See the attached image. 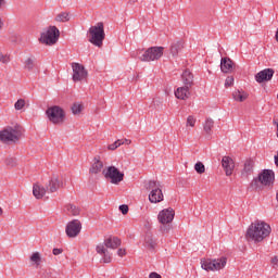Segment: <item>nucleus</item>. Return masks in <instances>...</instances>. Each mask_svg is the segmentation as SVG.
Segmentation results:
<instances>
[{
  "mask_svg": "<svg viewBox=\"0 0 278 278\" xmlns=\"http://www.w3.org/2000/svg\"><path fill=\"white\" fill-rule=\"evenodd\" d=\"M268 236H270V225L264 222H255L248 228L245 238L254 240V242H262Z\"/></svg>",
  "mask_w": 278,
  "mask_h": 278,
  "instance_id": "1",
  "label": "nucleus"
},
{
  "mask_svg": "<svg viewBox=\"0 0 278 278\" xmlns=\"http://www.w3.org/2000/svg\"><path fill=\"white\" fill-rule=\"evenodd\" d=\"M121 247V240L118 237H109L104 240L103 243H100L96 247V251L99 255H103L102 260L104 264H110L112 262V254L108 249H118Z\"/></svg>",
  "mask_w": 278,
  "mask_h": 278,
  "instance_id": "2",
  "label": "nucleus"
},
{
  "mask_svg": "<svg viewBox=\"0 0 278 278\" xmlns=\"http://www.w3.org/2000/svg\"><path fill=\"white\" fill-rule=\"evenodd\" d=\"M23 136V127L15 124L14 126H7L0 130V142L3 144H10V142H18Z\"/></svg>",
  "mask_w": 278,
  "mask_h": 278,
  "instance_id": "3",
  "label": "nucleus"
},
{
  "mask_svg": "<svg viewBox=\"0 0 278 278\" xmlns=\"http://www.w3.org/2000/svg\"><path fill=\"white\" fill-rule=\"evenodd\" d=\"M88 38L89 42L94 47H103V41L105 40V28L102 22L89 28Z\"/></svg>",
  "mask_w": 278,
  "mask_h": 278,
  "instance_id": "4",
  "label": "nucleus"
},
{
  "mask_svg": "<svg viewBox=\"0 0 278 278\" xmlns=\"http://www.w3.org/2000/svg\"><path fill=\"white\" fill-rule=\"evenodd\" d=\"M275 184V172L273 169H263L251 182V188L260 190L262 186L270 187Z\"/></svg>",
  "mask_w": 278,
  "mask_h": 278,
  "instance_id": "5",
  "label": "nucleus"
},
{
  "mask_svg": "<svg viewBox=\"0 0 278 278\" xmlns=\"http://www.w3.org/2000/svg\"><path fill=\"white\" fill-rule=\"evenodd\" d=\"M175 218V210L173 207H168L165 210H162L157 215V220L161 223V231L162 233H168L173 227L170 224L173 223Z\"/></svg>",
  "mask_w": 278,
  "mask_h": 278,
  "instance_id": "6",
  "label": "nucleus"
},
{
  "mask_svg": "<svg viewBox=\"0 0 278 278\" xmlns=\"http://www.w3.org/2000/svg\"><path fill=\"white\" fill-rule=\"evenodd\" d=\"M46 116L53 125H62L66 119V112L62 106L53 105L47 109Z\"/></svg>",
  "mask_w": 278,
  "mask_h": 278,
  "instance_id": "7",
  "label": "nucleus"
},
{
  "mask_svg": "<svg viewBox=\"0 0 278 278\" xmlns=\"http://www.w3.org/2000/svg\"><path fill=\"white\" fill-rule=\"evenodd\" d=\"M162 185L160 181L150 180L147 186V190H150L149 201L150 203H162L164 201V193L162 192Z\"/></svg>",
  "mask_w": 278,
  "mask_h": 278,
  "instance_id": "8",
  "label": "nucleus"
},
{
  "mask_svg": "<svg viewBox=\"0 0 278 278\" xmlns=\"http://www.w3.org/2000/svg\"><path fill=\"white\" fill-rule=\"evenodd\" d=\"M39 40L42 45H49L50 47L55 45L60 40V29L55 26H50L47 31L41 34Z\"/></svg>",
  "mask_w": 278,
  "mask_h": 278,
  "instance_id": "9",
  "label": "nucleus"
},
{
  "mask_svg": "<svg viewBox=\"0 0 278 278\" xmlns=\"http://www.w3.org/2000/svg\"><path fill=\"white\" fill-rule=\"evenodd\" d=\"M164 55V47H150L139 56L141 62H156Z\"/></svg>",
  "mask_w": 278,
  "mask_h": 278,
  "instance_id": "10",
  "label": "nucleus"
},
{
  "mask_svg": "<svg viewBox=\"0 0 278 278\" xmlns=\"http://www.w3.org/2000/svg\"><path fill=\"white\" fill-rule=\"evenodd\" d=\"M203 270H223L227 266V257H220L216 260H204L201 261Z\"/></svg>",
  "mask_w": 278,
  "mask_h": 278,
  "instance_id": "11",
  "label": "nucleus"
},
{
  "mask_svg": "<svg viewBox=\"0 0 278 278\" xmlns=\"http://www.w3.org/2000/svg\"><path fill=\"white\" fill-rule=\"evenodd\" d=\"M105 179H110L111 184L118 186L123 179H125V174H123L116 166H109L106 169L102 172Z\"/></svg>",
  "mask_w": 278,
  "mask_h": 278,
  "instance_id": "12",
  "label": "nucleus"
},
{
  "mask_svg": "<svg viewBox=\"0 0 278 278\" xmlns=\"http://www.w3.org/2000/svg\"><path fill=\"white\" fill-rule=\"evenodd\" d=\"M65 233L67 238H77L81 233V222L79 219L68 222L65 227Z\"/></svg>",
  "mask_w": 278,
  "mask_h": 278,
  "instance_id": "13",
  "label": "nucleus"
},
{
  "mask_svg": "<svg viewBox=\"0 0 278 278\" xmlns=\"http://www.w3.org/2000/svg\"><path fill=\"white\" fill-rule=\"evenodd\" d=\"M72 70H73V81H84L86 77H88V71H86V67L79 63H72Z\"/></svg>",
  "mask_w": 278,
  "mask_h": 278,
  "instance_id": "14",
  "label": "nucleus"
},
{
  "mask_svg": "<svg viewBox=\"0 0 278 278\" xmlns=\"http://www.w3.org/2000/svg\"><path fill=\"white\" fill-rule=\"evenodd\" d=\"M63 186H64V182L62 181V179H60L58 175H53L48 181V184L46 185V189L48 192L53 193V192H58V190H60V188H62Z\"/></svg>",
  "mask_w": 278,
  "mask_h": 278,
  "instance_id": "15",
  "label": "nucleus"
},
{
  "mask_svg": "<svg viewBox=\"0 0 278 278\" xmlns=\"http://www.w3.org/2000/svg\"><path fill=\"white\" fill-rule=\"evenodd\" d=\"M273 75H275V70L265 68L255 75V79L257 84H264V81H270L273 79Z\"/></svg>",
  "mask_w": 278,
  "mask_h": 278,
  "instance_id": "16",
  "label": "nucleus"
},
{
  "mask_svg": "<svg viewBox=\"0 0 278 278\" xmlns=\"http://www.w3.org/2000/svg\"><path fill=\"white\" fill-rule=\"evenodd\" d=\"M222 166H223L227 177L231 176L233 174V168H236L233 159H231L230 156H224L222 159Z\"/></svg>",
  "mask_w": 278,
  "mask_h": 278,
  "instance_id": "17",
  "label": "nucleus"
},
{
  "mask_svg": "<svg viewBox=\"0 0 278 278\" xmlns=\"http://www.w3.org/2000/svg\"><path fill=\"white\" fill-rule=\"evenodd\" d=\"M182 84L187 88L194 86V75L189 70H186L181 75Z\"/></svg>",
  "mask_w": 278,
  "mask_h": 278,
  "instance_id": "18",
  "label": "nucleus"
},
{
  "mask_svg": "<svg viewBox=\"0 0 278 278\" xmlns=\"http://www.w3.org/2000/svg\"><path fill=\"white\" fill-rule=\"evenodd\" d=\"M190 88L191 87L186 86L178 87L175 91V97L181 101H186V99H189L190 97Z\"/></svg>",
  "mask_w": 278,
  "mask_h": 278,
  "instance_id": "19",
  "label": "nucleus"
},
{
  "mask_svg": "<svg viewBox=\"0 0 278 278\" xmlns=\"http://www.w3.org/2000/svg\"><path fill=\"white\" fill-rule=\"evenodd\" d=\"M144 247L147 249L153 250L157 247V240L153 238V233L151 231H148L144 237Z\"/></svg>",
  "mask_w": 278,
  "mask_h": 278,
  "instance_id": "20",
  "label": "nucleus"
},
{
  "mask_svg": "<svg viewBox=\"0 0 278 278\" xmlns=\"http://www.w3.org/2000/svg\"><path fill=\"white\" fill-rule=\"evenodd\" d=\"M222 73H231L233 71V61L229 58H223L220 61Z\"/></svg>",
  "mask_w": 278,
  "mask_h": 278,
  "instance_id": "21",
  "label": "nucleus"
},
{
  "mask_svg": "<svg viewBox=\"0 0 278 278\" xmlns=\"http://www.w3.org/2000/svg\"><path fill=\"white\" fill-rule=\"evenodd\" d=\"M101 170H103V162L99 159V156H96L93 159V163L89 169V173H91V175H99Z\"/></svg>",
  "mask_w": 278,
  "mask_h": 278,
  "instance_id": "22",
  "label": "nucleus"
},
{
  "mask_svg": "<svg viewBox=\"0 0 278 278\" xmlns=\"http://www.w3.org/2000/svg\"><path fill=\"white\" fill-rule=\"evenodd\" d=\"M47 188H45L42 185L40 184H35L33 186V194L35 197V199H42L45 197V194H47Z\"/></svg>",
  "mask_w": 278,
  "mask_h": 278,
  "instance_id": "23",
  "label": "nucleus"
},
{
  "mask_svg": "<svg viewBox=\"0 0 278 278\" xmlns=\"http://www.w3.org/2000/svg\"><path fill=\"white\" fill-rule=\"evenodd\" d=\"M36 67V56L30 55L24 61V70L31 72Z\"/></svg>",
  "mask_w": 278,
  "mask_h": 278,
  "instance_id": "24",
  "label": "nucleus"
},
{
  "mask_svg": "<svg viewBox=\"0 0 278 278\" xmlns=\"http://www.w3.org/2000/svg\"><path fill=\"white\" fill-rule=\"evenodd\" d=\"M253 166L255 164L253 163V160H247L243 166L242 175L243 177H249L253 173Z\"/></svg>",
  "mask_w": 278,
  "mask_h": 278,
  "instance_id": "25",
  "label": "nucleus"
},
{
  "mask_svg": "<svg viewBox=\"0 0 278 278\" xmlns=\"http://www.w3.org/2000/svg\"><path fill=\"white\" fill-rule=\"evenodd\" d=\"M232 98L236 101H239V103H242V102L247 101V99H249V93L244 92V91L237 90V91L232 92Z\"/></svg>",
  "mask_w": 278,
  "mask_h": 278,
  "instance_id": "26",
  "label": "nucleus"
},
{
  "mask_svg": "<svg viewBox=\"0 0 278 278\" xmlns=\"http://www.w3.org/2000/svg\"><path fill=\"white\" fill-rule=\"evenodd\" d=\"M181 49H184V41H177V42L173 43L170 47L172 55L174 58L177 56L179 54V51H181Z\"/></svg>",
  "mask_w": 278,
  "mask_h": 278,
  "instance_id": "27",
  "label": "nucleus"
},
{
  "mask_svg": "<svg viewBox=\"0 0 278 278\" xmlns=\"http://www.w3.org/2000/svg\"><path fill=\"white\" fill-rule=\"evenodd\" d=\"M203 129L205 134H207L208 136H212V129H214V119L206 118L203 124Z\"/></svg>",
  "mask_w": 278,
  "mask_h": 278,
  "instance_id": "28",
  "label": "nucleus"
},
{
  "mask_svg": "<svg viewBox=\"0 0 278 278\" xmlns=\"http://www.w3.org/2000/svg\"><path fill=\"white\" fill-rule=\"evenodd\" d=\"M65 210L68 212V214H71V216H79L81 212V210H79V207H77L75 204L65 205Z\"/></svg>",
  "mask_w": 278,
  "mask_h": 278,
  "instance_id": "29",
  "label": "nucleus"
},
{
  "mask_svg": "<svg viewBox=\"0 0 278 278\" xmlns=\"http://www.w3.org/2000/svg\"><path fill=\"white\" fill-rule=\"evenodd\" d=\"M55 21L58 23H68V21H71V15L67 12L59 13L55 16Z\"/></svg>",
  "mask_w": 278,
  "mask_h": 278,
  "instance_id": "30",
  "label": "nucleus"
},
{
  "mask_svg": "<svg viewBox=\"0 0 278 278\" xmlns=\"http://www.w3.org/2000/svg\"><path fill=\"white\" fill-rule=\"evenodd\" d=\"M71 110H72V114L77 116V114H81V111L84 110V105L76 102L72 105Z\"/></svg>",
  "mask_w": 278,
  "mask_h": 278,
  "instance_id": "31",
  "label": "nucleus"
},
{
  "mask_svg": "<svg viewBox=\"0 0 278 278\" xmlns=\"http://www.w3.org/2000/svg\"><path fill=\"white\" fill-rule=\"evenodd\" d=\"M122 144H125V141L118 139L114 143L109 144L108 149L109 151H116V149H118V147H122Z\"/></svg>",
  "mask_w": 278,
  "mask_h": 278,
  "instance_id": "32",
  "label": "nucleus"
},
{
  "mask_svg": "<svg viewBox=\"0 0 278 278\" xmlns=\"http://www.w3.org/2000/svg\"><path fill=\"white\" fill-rule=\"evenodd\" d=\"M194 170L198 175H203V173H205V165L202 162H198L194 165Z\"/></svg>",
  "mask_w": 278,
  "mask_h": 278,
  "instance_id": "33",
  "label": "nucleus"
},
{
  "mask_svg": "<svg viewBox=\"0 0 278 278\" xmlns=\"http://www.w3.org/2000/svg\"><path fill=\"white\" fill-rule=\"evenodd\" d=\"M40 253L38 252L33 253L30 256V262H34L37 266H40Z\"/></svg>",
  "mask_w": 278,
  "mask_h": 278,
  "instance_id": "34",
  "label": "nucleus"
},
{
  "mask_svg": "<svg viewBox=\"0 0 278 278\" xmlns=\"http://www.w3.org/2000/svg\"><path fill=\"white\" fill-rule=\"evenodd\" d=\"M10 54H3V52H0V62L2 64H10Z\"/></svg>",
  "mask_w": 278,
  "mask_h": 278,
  "instance_id": "35",
  "label": "nucleus"
},
{
  "mask_svg": "<svg viewBox=\"0 0 278 278\" xmlns=\"http://www.w3.org/2000/svg\"><path fill=\"white\" fill-rule=\"evenodd\" d=\"M15 110H23L25 108V100L20 99L14 104Z\"/></svg>",
  "mask_w": 278,
  "mask_h": 278,
  "instance_id": "36",
  "label": "nucleus"
},
{
  "mask_svg": "<svg viewBox=\"0 0 278 278\" xmlns=\"http://www.w3.org/2000/svg\"><path fill=\"white\" fill-rule=\"evenodd\" d=\"M7 166H11V168H14L16 166V159L14 157H9L5 160Z\"/></svg>",
  "mask_w": 278,
  "mask_h": 278,
  "instance_id": "37",
  "label": "nucleus"
},
{
  "mask_svg": "<svg viewBox=\"0 0 278 278\" xmlns=\"http://www.w3.org/2000/svg\"><path fill=\"white\" fill-rule=\"evenodd\" d=\"M195 124H197V119H194V116L189 115L187 118V125H189V127H194Z\"/></svg>",
  "mask_w": 278,
  "mask_h": 278,
  "instance_id": "38",
  "label": "nucleus"
},
{
  "mask_svg": "<svg viewBox=\"0 0 278 278\" xmlns=\"http://www.w3.org/2000/svg\"><path fill=\"white\" fill-rule=\"evenodd\" d=\"M230 86H233V76H228L225 80V87L230 88Z\"/></svg>",
  "mask_w": 278,
  "mask_h": 278,
  "instance_id": "39",
  "label": "nucleus"
},
{
  "mask_svg": "<svg viewBox=\"0 0 278 278\" xmlns=\"http://www.w3.org/2000/svg\"><path fill=\"white\" fill-rule=\"evenodd\" d=\"M119 212H122V214H128L129 212V206L127 204H122L119 205Z\"/></svg>",
  "mask_w": 278,
  "mask_h": 278,
  "instance_id": "40",
  "label": "nucleus"
},
{
  "mask_svg": "<svg viewBox=\"0 0 278 278\" xmlns=\"http://www.w3.org/2000/svg\"><path fill=\"white\" fill-rule=\"evenodd\" d=\"M271 266L273 268H278V256L271 258Z\"/></svg>",
  "mask_w": 278,
  "mask_h": 278,
  "instance_id": "41",
  "label": "nucleus"
},
{
  "mask_svg": "<svg viewBox=\"0 0 278 278\" xmlns=\"http://www.w3.org/2000/svg\"><path fill=\"white\" fill-rule=\"evenodd\" d=\"M117 255L119 257H124V255H127V252L125 251V249H118L117 250Z\"/></svg>",
  "mask_w": 278,
  "mask_h": 278,
  "instance_id": "42",
  "label": "nucleus"
},
{
  "mask_svg": "<svg viewBox=\"0 0 278 278\" xmlns=\"http://www.w3.org/2000/svg\"><path fill=\"white\" fill-rule=\"evenodd\" d=\"M62 251H63L62 249L54 248L52 253H53V255H60V254H62Z\"/></svg>",
  "mask_w": 278,
  "mask_h": 278,
  "instance_id": "43",
  "label": "nucleus"
},
{
  "mask_svg": "<svg viewBox=\"0 0 278 278\" xmlns=\"http://www.w3.org/2000/svg\"><path fill=\"white\" fill-rule=\"evenodd\" d=\"M5 0H0V10H2L3 8H5Z\"/></svg>",
  "mask_w": 278,
  "mask_h": 278,
  "instance_id": "44",
  "label": "nucleus"
},
{
  "mask_svg": "<svg viewBox=\"0 0 278 278\" xmlns=\"http://www.w3.org/2000/svg\"><path fill=\"white\" fill-rule=\"evenodd\" d=\"M274 125H276V127H277V138H278V122H277V119H274Z\"/></svg>",
  "mask_w": 278,
  "mask_h": 278,
  "instance_id": "45",
  "label": "nucleus"
},
{
  "mask_svg": "<svg viewBox=\"0 0 278 278\" xmlns=\"http://www.w3.org/2000/svg\"><path fill=\"white\" fill-rule=\"evenodd\" d=\"M126 142V144H131V140H129V139H125L124 140V143Z\"/></svg>",
  "mask_w": 278,
  "mask_h": 278,
  "instance_id": "46",
  "label": "nucleus"
},
{
  "mask_svg": "<svg viewBox=\"0 0 278 278\" xmlns=\"http://www.w3.org/2000/svg\"><path fill=\"white\" fill-rule=\"evenodd\" d=\"M3 27V22L0 18V29Z\"/></svg>",
  "mask_w": 278,
  "mask_h": 278,
  "instance_id": "47",
  "label": "nucleus"
},
{
  "mask_svg": "<svg viewBox=\"0 0 278 278\" xmlns=\"http://www.w3.org/2000/svg\"><path fill=\"white\" fill-rule=\"evenodd\" d=\"M3 214V208L0 207V216Z\"/></svg>",
  "mask_w": 278,
  "mask_h": 278,
  "instance_id": "48",
  "label": "nucleus"
}]
</instances>
